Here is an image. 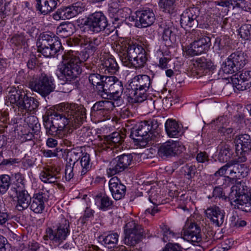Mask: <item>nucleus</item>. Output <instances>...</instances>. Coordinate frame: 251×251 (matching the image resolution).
<instances>
[{"label":"nucleus","instance_id":"f257e3e1","mask_svg":"<svg viewBox=\"0 0 251 251\" xmlns=\"http://www.w3.org/2000/svg\"><path fill=\"white\" fill-rule=\"evenodd\" d=\"M86 110L75 103H61L54 106L50 114V120L65 135L71 126L79 127L86 118Z\"/></svg>","mask_w":251,"mask_h":251},{"label":"nucleus","instance_id":"f03ea898","mask_svg":"<svg viewBox=\"0 0 251 251\" xmlns=\"http://www.w3.org/2000/svg\"><path fill=\"white\" fill-rule=\"evenodd\" d=\"M82 65V61L76 52L70 50L62 55V64L58 69L62 77L71 81L81 73Z\"/></svg>","mask_w":251,"mask_h":251},{"label":"nucleus","instance_id":"7ed1b4c3","mask_svg":"<svg viewBox=\"0 0 251 251\" xmlns=\"http://www.w3.org/2000/svg\"><path fill=\"white\" fill-rule=\"evenodd\" d=\"M70 223L68 220L62 218L53 228L48 227L46 230L44 240H50L55 246H59L70 234Z\"/></svg>","mask_w":251,"mask_h":251},{"label":"nucleus","instance_id":"20e7f679","mask_svg":"<svg viewBox=\"0 0 251 251\" xmlns=\"http://www.w3.org/2000/svg\"><path fill=\"white\" fill-rule=\"evenodd\" d=\"M37 45L38 51L46 57L54 56L61 47L57 37L45 33L41 35Z\"/></svg>","mask_w":251,"mask_h":251},{"label":"nucleus","instance_id":"39448f33","mask_svg":"<svg viewBox=\"0 0 251 251\" xmlns=\"http://www.w3.org/2000/svg\"><path fill=\"white\" fill-rule=\"evenodd\" d=\"M104 88L100 95L103 98L109 97L110 100L117 101V104L122 102V95L124 88L123 84L116 77L110 76L106 78Z\"/></svg>","mask_w":251,"mask_h":251},{"label":"nucleus","instance_id":"423d86ee","mask_svg":"<svg viewBox=\"0 0 251 251\" xmlns=\"http://www.w3.org/2000/svg\"><path fill=\"white\" fill-rule=\"evenodd\" d=\"M151 121H144L141 122L136 126L129 128L131 130L130 137L138 142H144L149 143L154 140L155 133L152 130Z\"/></svg>","mask_w":251,"mask_h":251},{"label":"nucleus","instance_id":"0eeeda50","mask_svg":"<svg viewBox=\"0 0 251 251\" xmlns=\"http://www.w3.org/2000/svg\"><path fill=\"white\" fill-rule=\"evenodd\" d=\"M127 56L125 58V66H132L135 68L143 67L147 61V54L145 50L138 44H132L130 48Z\"/></svg>","mask_w":251,"mask_h":251},{"label":"nucleus","instance_id":"6e6552de","mask_svg":"<svg viewBox=\"0 0 251 251\" xmlns=\"http://www.w3.org/2000/svg\"><path fill=\"white\" fill-rule=\"evenodd\" d=\"M124 243L128 246H135L145 236V231L142 226L134 221L128 222L125 226Z\"/></svg>","mask_w":251,"mask_h":251},{"label":"nucleus","instance_id":"1a4fd4ad","mask_svg":"<svg viewBox=\"0 0 251 251\" xmlns=\"http://www.w3.org/2000/svg\"><path fill=\"white\" fill-rule=\"evenodd\" d=\"M29 87L42 96L46 97L53 91L55 85L52 76L42 74L38 78L30 81Z\"/></svg>","mask_w":251,"mask_h":251},{"label":"nucleus","instance_id":"9d476101","mask_svg":"<svg viewBox=\"0 0 251 251\" xmlns=\"http://www.w3.org/2000/svg\"><path fill=\"white\" fill-rule=\"evenodd\" d=\"M228 197L235 202V208L247 212L251 211V192L248 189H230Z\"/></svg>","mask_w":251,"mask_h":251},{"label":"nucleus","instance_id":"9b49d317","mask_svg":"<svg viewBox=\"0 0 251 251\" xmlns=\"http://www.w3.org/2000/svg\"><path fill=\"white\" fill-rule=\"evenodd\" d=\"M247 56L241 51L231 53L223 64L222 69L226 74H232L243 68L248 62Z\"/></svg>","mask_w":251,"mask_h":251},{"label":"nucleus","instance_id":"f8f14e48","mask_svg":"<svg viewBox=\"0 0 251 251\" xmlns=\"http://www.w3.org/2000/svg\"><path fill=\"white\" fill-rule=\"evenodd\" d=\"M133 156L131 154H123L113 159L106 169L107 175L112 176L127 169L132 163Z\"/></svg>","mask_w":251,"mask_h":251},{"label":"nucleus","instance_id":"ddd939ff","mask_svg":"<svg viewBox=\"0 0 251 251\" xmlns=\"http://www.w3.org/2000/svg\"><path fill=\"white\" fill-rule=\"evenodd\" d=\"M184 239L190 242L198 243L201 240V228L192 218H188L181 231Z\"/></svg>","mask_w":251,"mask_h":251},{"label":"nucleus","instance_id":"4468645a","mask_svg":"<svg viewBox=\"0 0 251 251\" xmlns=\"http://www.w3.org/2000/svg\"><path fill=\"white\" fill-rule=\"evenodd\" d=\"M237 162H244L247 160L246 153L251 150V138L249 134H242L235 139Z\"/></svg>","mask_w":251,"mask_h":251},{"label":"nucleus","instance_id":"2eb2a0df","mask_svg":"<svg viewBox=\"0 0 251 251\" xmlns=\"http://www.w3.org/2000/svg\"><path fill=\"white\" fill-rule=\"evenodd\" d=\"M30 97L23 90H17L15 88L10 89L6 97L5 104L7 106L14 105L23 110L26 100L28 101Z\"/></svg>","mask_w":251,"mask_h":251},{"label":"nucleus","instance_id":"dca6fc26","mask_svg":"<svg viewBox=\"0 0 251 251\" xmlns=\"http://www.w3.org/2000/svg\"><path fill=\"white\" fill-rule=\"evenodd\" d=\"M84 25L87 26L91 31L98 33L104 30L108 23L106 17L101 12H96L87 18Z\"/></svg>","mask_w":251,"mask_h":251},{"label":"nucleus","instance_id":"f3484780","mask_svg":"<svg viewBox=\"0 0 251 251\" xmlns=\"http://www.w3.org/2000/svg\"><path fill=\"white\" fill-rule=\"evenodd\" d=\"M184 147L179 142L175 141H168L160 146L158 153L162 158L174 156L181 153Z\"/></svg>","mask_w":251,"mask_h":251},{"label":"nucleus","instance_id":"a211bd4d","mask_svg":"<svg viewBox=\"0 0 251 251\" xmlns=\"http://www.w3.org/2000/svg\"><path fill=\"white\" fill-rule=\"evenodd\" d=\"M125 134L119 132H113L106 137V140L102 145V150L107 151H111L112 153L117 152L123 147L121 145L124 142Z\"/></svg>","mask_w":251,"mask_h":251},{"label":"nucleus","instance_id":"6ab92c4d","mask_svg":"<svg viewBox=\"0 0 251 251\" xmlns=\"http://www.w3.org/2000/svg\"><path fill=\"white\" fill-rule=\"evenodd\" d=\"M200 14V10L197 7H191L187 8L181 15L180 24L185 28H195L198 26V18Z\"/></svg>","mask_w":251,"mask_h":251},{"label":"nucleus","instance_id":"aec40b11","mask_svg":"<svg viewBox=\"0 0 251 251\" xmlns=\"http://www.w3.org/2000/svg\"><path fill=\"white\" fill-rule=\"evenodd\" d=\"M50 197L49 190L41 189L35 193L31 200L30 208L36 213H42L45 209V202Z\"/></svg>","mask_w":251,"mask_h":251},{"label":"nucleus","instance_id":"412c9836","mask_svg":"<svg viewBox=\"0 0 251 251\" xmlns=\"http://www.w3.org/2000/svg\"><path fill=\"white\" fill-rule=\"evenodd\" d=\"M233 162H228L226 165L221 167L214 174V176L217 177L218 176H223L226 174L227 171L229 172V175L231 176L234 178L240 177H244L246 176V173H244L242 170L244 169V165L237 164L233 165Z\"/></svg>","mask_w":251,"mask_h":251},{"label":"nucleus","instance_id":"4be33fe9","mask_svg":"<svg viewBox=\"0 0 251 251\" xmlns=\"http://www.w3.org/2000/svg\"><path fill=\"white\" fill-rule=\"evenodd\" d=\"M115 107L114 102L112 101L104 100L97 101L92 107L91 114L94 117L102 120V118L107 117Z\"/></svg>","mask_w":251,"mask_h":251},{"label":"nucleus","instance_id":"5701e85b","mask_svg":"<svg viewBox=\"0 0 251 251\" xmlns=\"http://www.w3.org/2000/svg\"><path fill=\"white\" fill-rule=\"evenodd\" d=\"M207 218L216 226H221L225 221V213L224 210L214 205L208 207L205 210Z\"/></svg>","mask_w":251,"mask_h":251},{"label":"nucleus","instance_id":"b1692460","mask_svg":"<svg viewBox=\"0 0 251 251\" xmlns=\"http://www.w3.org/2000/svg\"><path fill=\"white\" fill-rule=\"evenodd\" d=\"M210 40L209 37L204 36L195 41L188 49V53L191 56H194L208 50L210 46Z\"/></svg>","mask_w":251,"mask_h":251},{"label":"nucleus","instance_id":"393cba45","mask_svg":"<svg viewBox=\"0 0 251 251\" xmlns=\"http://www.w3.org/2000/svg\"><path fill=\"white\" fill-rule=\"evenodd\" d=\"M136 14L137 21L140 22L141 26L143 27L151 25L155 20L153 10L150 8L137 11Z\"/></svg>","mask_w":251,"mask_h":251},{"label":"nucleus","instance_id":"a878e982","mask_svg":"<svg viewBox=\"0 0 251 251\" xmlns=\"http://www.w3.org/2000/svg\"><path fill=\"white\" fill-rule=\"evenodd\" d=\"M60 171V169L55 166H48L41 173L40 178L45 183H55Z\"/></svg>","mask_w":251,"mask_h":251},{"label":"nucleus","instance_id":"bb28decb","mask_svg":"<svg viewBox=\"0 0 251 251\" xmlns=\"http://www.w3.org/2000/svg\"><path fill=\"white\" fill-rule=\"evenodd\" d=\"M99 70L100 73L112 75L115 74L118 71L119 66L115 59L108 57L101 61Z\"/></svg>","mask_w":251,"mask_h":251},{"label":"nucleus","instance_id":"cd10ccee","mask_svg":"<svg viewBox=\"0 0 251 251\" xmlns=\"http://www.w3.org/2000/svg\"><path fill=\"white\" fill-rule=\"evenodd\" d=\"M132 44L127 43L126 41L120 40L115 42L112 45V48L118 54L123 64L125 63V58L126 55L128 56L129 49Z\"/></svg>","mask_w":251,"mask_h":251},{"label":"nucleus","instance_id":"c85d7f7f","mask_svg":"<svg viewBox=\"0 0 251 251\" xmlns=\"http://www.w3.org/2000/svg\"><path fill=\"white\" fill-rule=\"evenodd\" d=\"M151 84V80L149 76L145 75L135 76L129 85V89H149Z\"/></svg>","mask_w":251,"mask_h":251},{"label":"nucleus","instance_id":"c756f323","mask_svg":"<svg viewBox=\"0 0 251 251\" xmlns=\"http://www.w3.org/2000/svg\"><path fill=\"white\" fill-rule=\"evenodd\" d=\"M81 45L85 46L90 53H93L99 48L101 44V38L100 37H88L86 36H81L79 39V43Z\"/></svg>","mask_w":251,"mask_h":251},{"label":"nucleus","instance_id":"7c9ffc66","mask_svg":"<svg viewBox=\"0 0 251 251\" xmlns=\"http://www.w3.org/2000/svg\"><path fill=\"white\" fill-rule=\"evenodd\" d=\"M16 190L17 198V204L16 207L19 211L26 209L29 205V201L31 200L27 191L25 189Z\"/></svg>","mask_w":251,"mask_h":251},{"label":"nucleus","instance_id":"2f4dec72","mask_svg":"<svg viewBox=\"0 0 251 251\" xmlns=\"http://www.w3.org/2000/svg\"><path fill=\"white\" fill-rule=\"evenodd\" d=\"M193 64L198 68V74L201 75L206 74L208 71L213 70L215 69L213 62L204 57L197 59Z\"/></svg>","mask_w":251,"mask_h":251},{"label":"nucleus","instance_id":"473e14b6","mask_svg":"<svg viewBox=\"0 0 251 251\" xmlns=\"http://www.w3.org/2000/svg\"><path fill=\"white\" fill-rule=\"evenodd\" d=\"M165 126L167 134L170 137L177 138L182 134L181 127L174 120H167L165 123Z\"/></svg>","mask_w":251,"mask_h":251},{"label":"nucleus","instance_id":"72a5a7b5","mask_svg":"<svg viewBox=\"0 0 251 251\" xmlns=\"http://www.w3.org/2000/svg\"><path fill=\"white\" fill-rule=\"evenodd\" d=\"M37 10L41 13L46 15L52 11L56 7L55 0H36Z\"/></svg>","mask_w":251,"mask_h":251},{"label":"nucleus","instance_id":"f704fd0d","mask_svg":"<svg viewBox=\"0 0 251 251\" xmlns=\"http://www.w3.org/2000/svg\"><path fill=\"white\" fill-rule=\"evenodd\" d=\"M108 76L101 75L99 74H91L89 76V81L93 86V88L98 91V94L102 92L106 78Z\"/></svg>","mask_w":251,"mask_h":251},{"label":"nucleus","instance_id":"c9c22d12","mask_svg":"<svg viewBox=\"0 0 251 251\" xmlns=\"http://www.w3.org/2000/svg\"><path fill=\"white\" fill-rule=\"evenodd\" d=\"M95 201L99 209L103 211L111 209L113 207V201L107 196L101 194L95 196Z\"/></svg>","mask_w":251,"mask_h":251},{"label":"nucleus","instance_id":"e433bc0d","mask_svg":"<svg viewBox=\"0 0 251 251\" xmlns=\"http://www.w3.org/2000/svg\"><path fill=\"white\" fill-rule=\"evenodd\" d=\"M80 166L75 167V173L80 174L81 176L85 175L91 169L90 164V155L86 153H82L80 158Z\"/></svg>","mask_w":251,"mask_h":251},{"label":"nucleus","instance_id":"4c0bfd02","mask_svg":"<svg viewBox=\"0 0 251 251\" xmlns=\"http://www.w3.org/2000/svg\"><path fill=\"white\" fill-rule=\"evenodd\" d=\"M85 9V5L81 2H77L72 5L65 7L66 19H70L81 13Z\"/></svg>","mask_w":251,"mask_h":251},{"label":"nucleus","instance_id":"58836bf2","mask_svg":"<svg viewBox=\"0 0 251 251\" xmlns=\"http://www.w3.org/2000/svg\"><path fill=\"white\" fill-rule=\"evenodd\" d=\"M44 125L46 128V134L48 136H54L59 139L63 138L64 136V133H63L61 130H59L56 126L50 119L44 121Z\"/></svg>","mask_w":251,"mask_h":251},{"label":"nucleus","instance_id":"ea45409f","mask_svg":"<svg viewBox=\"0 0 251 251\" xmlns=\"http://www.w3.org/2000/svg\"><path fill=\"white\" fill-rule=\"evenodd\" d=\"M75 29V25L71 23H65L60 24L56 29V34L62 38L68 37L72 35Z\"/></svg>","mask_w":251,"mask_h":251},{"label":"nucleus","instance_id":"a19ab883","mask_svg":"<svg viewBox=\"0 0 251 251\" xmlns=\"http://www.w3.org/2000/svg\"><path fill=\"white\" fill-rule=\"evenodd\" d=\"M119 235L117 233H110L107 235H101L99 237L100 241L109 248L116 247Z\"/></svg>","mask_w":251,"mask_h":251},{"label":"nucleus","instance_id":"79ce46f5","mask_svg":"<svg viewBox=\"0 0 251 251\" xmlns=\"http://www.w3.org/2000/svg\"><path fill=\"white\" fill-rule=\"evenodd\" d=\"M232 154V152L229 145L225 143H222L220 145V152L218 155V159L220 161L222 162L229 161Z\"/></svg>","mask_w":251,"mask_h":251},{"label":"nucleus","instance_id":"37998d69","mask_svg":"<svg viewBox=\"0 0 251 251\" xmlns=\"http://www.w3.org/2000/svg\"><path fill=\"white\" fill-rule=\"evenodd\" d=\"M130 97L134 102H142L147 98V91L148 89H129Z\"/></svg>","mask_w":251,"mask_h":251},{"label":"nucleus","instance_id":"c03bdc74","mask_svg":"<svg viewBox=\"0 0 251 251\" xmlns=\"http://www.w3.org/2000/svg\"><path fill=\"white\" fill-rule=\"evenodd\" d=\"M175 2L176 0H160L158 5L164 12L172 14L176 12Z\"/></svg>","mask_w":251,"mask_h":251},{"label":"nucleus","instance_id":"a18cd8bd","mask_svg":"<svg viewBox=\"0 0 251 251\" xmlns=\"http://www.w3.org/2000/svg\"><path fill=\"white\" fill-rule=\"evenodd\" d=\"M82 152L80 149L75 148L69 151L67 154V163L75 165L78 160L80 159Z\"/></svg>","mask_w":251,"mask_h":251},{"label":"nucleus","instance_id":"49530a36","mask_svg":"<svg viewBox=\"0 0 251 251\" xmlns=\"http://www.w3.org/2000/svg\"><path fill=\"white\" fill-rule=\"evenodd\" d=\"M160 228L163 234L162 239L164 242H168V243H171V242H173L178 237V234L171 231L167 226L162 225L160 226Z\"/></svg>","mask_w":251,"mask_h":251},{"label":"nucleus","instance_id":"de8ad7c7","mask_svg":"<svg viewBox=\"0 0 251 251\" xmlns=\"http://www.w3.org/2000/svg\"><path fill=\"white\" fill-rule=\"evenodd\" d=\"M25 122L27 123L28 127L34 132V133H37L39 131L40 124L38 121V119L36 116H29L25 119Z\"/></svg>","mask_w":251,"mask_h":251},{"label":"nucleus","instance_id":"09e8293b","mask_svg":"<svg viewBox=\"0 0 251 251\" xmlns=\"http://www.w3.org/2000/svg\"><path fill=\"white\" fill-rule=\"evenodd\" d=\"M233 8H238L245 11L251 9V4L245 0H233Z\"/></svg>","mask_w":251,"mask_h":251},{"label":"nucleus","instance_id":"8fccbe9b","mask_svg":"<svg viewBox=\"0 0 251 251\" xmlns=\"http://www.w3.org/2000/svg\"><path fill=\"white\" fill-rule=\"evenodd\" d=\"M232 81L236 89L240 91L245 90L251 87L246 83V82L236 75L232 79Z\"/></svg>","mask_w":251,"mask_h":251},{"label":"nucleus","instance_id":"3c124183","mask_svg":"<svg viewBox=\"0 0 251 251\" xmlns=\"http://www.w3.org/2000/svg\"><path fill=\"white\" fill-rule=\"evenodd\" d=\"M239 34L241 37L244 39H251V25L245 24L241 26L240 28Z\"/></svg>","mask_w":251,"mask_h":251},{"label":"nucleus","instance_id":"603ef678","mask_svg":"<svg viewBox=\"0 0 251 251\" xmlns=\"http://www.w3.org/2000/svg\"><path fill=\"white\" fill-rule=\"evenodd\" d=\"M196 171V168L194 165L186 164L182 168V172L189 180L195 176Z\"/></svg>","mask_w":251,"mask_h":251},{"label":"nucleus","instance_id":"864d4df0","mask_svg":"<svg viewBox=\"0 0 251 251\" xmlns=\"http://www.w3.org/2000/svg\"><path fill=\"white\" fill-rule=\"evenodd\" d=\"M26 104L24 105V108L26 111L31 112L38 107V102L33 98L30 97L28 101L26 100Z\"/></svg>","mask_w":251,"mask_h":251},{"label":"nucleus","instance_id":"5fc2aeb1","mask_svg":"<svg viewBox=\"0 0 251 251\" xmlns=\"http://www.w3.org/2000/svg\"><path fill=\"white\" fill-rule=\"evenodd\" d=\"M15 179V181H14L12 188H23L25 187V180L21 174H16Z\"/></svg>","mask_w":251,"mask_h":251},{"label":"nucleus","instance_id":"6e6d98bb","mask_svg":"<svg viewBox=\"0 0 251 251\" xmlns=\"http://www.w3.org/2000/svg\"><path fill=\"white\" fill-rule=\"evenodd\" d=\"M75 165L66 163L65 170V176L67 180H70L74 176V171L75 172Z\"/></svg>","mask_w":251,"mask_h":251},{"label":"nucleus","instance_id":"4d7b16f0","mask_svg":"<svg viewBox=\"0 0 251 251\" xmlns=\"http://www.w3.org/2000/svg\"><path fill=\"white\" fill-rule=\"evenodd\" d=\"M94 210L90 209L89 207H86L84 215L79 218V221L83 224L85 223L90 218L94 217Z\"/></svg>","mask_w":251,"mask_h":251},{"label":"nucleus","instance_id":"13d9d810","mask_svg":"<svg viewBox=\"0 0 251 251\" xmlns=\"http://www.w3.org/2000/svg\"><path fill=\"white\" fill-rule=\"evenodd\" d=\"M246 82V83L251 86V71H243L240 75H236Z\"/></svg>","mask_w":251,"mask_h":251},{"label":"nucleus","instance_id":"bf43d9fd","mask_svg":"<svg viewBox=\"0 0 251 251\" xmlns=\"http://www.w3.org/2000/svg\"><path fill=\"white\" fill-rule=\"evenodd\" d=\"M10 184V177L8 175H2L0 176V188H8Z\"/></svg>","mask_w":251,"mask_h":251},{"label":"nucleus","instance_id":"052dcab7","mask_svg":"<svg viewBox=\"0 0 251 251\" xmlns=\"http://www.w3.org/2000/svg\"><path fill=\"white\" fill-rule=\"evenodd\" d=\"M115 200H119L123 198L126 194V189H110Z\"/></svg>","mask_w":251,"mask_h":251},{"label":"nucleus","instance_id":"680f3d73","mask_svg":"<svg viewBox=\"0 0 251 251\" xmlns=\"http://www.w3.org/2000/svg\"><path fill=\"white\" fill-rule=\"evenodd\" d=\"M162 38L164 41L173 42L175 40V35L173 32V29L162 31Z\"/></svg>","mask_w":251,"mask_h":251},{"label":"nucleus","instance_id":"e2e57ef3","mask_svg":"<svg viewBox=\"0 0 251 251\" xmlns=\"http://www.w3.org/2000/svg\"><path fill=\"white\" fill-rule=\"evenodd\" d=\"M12 41L16 46H21L25 43V38L22 34H18L13 37Z\"/></svg>","mask_w":251,"mask_h":251},{"label":"nucleus","instance_id":"0e129e2a","mask_svg":"<svg viewBox=\"0 0 251 251\" xmlns=\"http://www.w3.org/2000/svg\"><path fill=\"white\" fill-rule=\"evenodd\" d=\"M64 17H66L65 7H62L57 9L53 15V18L55 20L66 19Z\"/></svg>","mask_w":251,"mask_h":251},{"label":"nucleus","instance_id":"69168bd1","mask_svg":"<svg viewBox=\"0 0 251 251\" xmlns=\"http://www.w3.org/2000/svg\"><path fill=\"white\" fill-rule=\"evenodd\" d=\"M10 245L7 239L0 235V251H10Z\"/></svg>","mask_w":251,"mask_h":251},{"label":"nucleus","instance_id":"338daca9","mask_svg":"<svg viewBox=\"0 0 251 251\" xmlns=\"http://www.w3.org/2000/svg\"><path fill=\"white\" fill-rule=\"evenodd\" d=\"M162 251H182V248L178 244L168 243Z\"/></svg>","mask_w":251,"mask_h":251},{"label":"nucleus","instance_id":"774afa93","mask_svg":"<svg viewBox=\"0 0 251 251\" xmlns=\"http://www.w3.org/2000/svg\"><path fill=\"white\" fill-rule=\"evenodd\" d=\"M159 26L161 31L174 29L172 23L169 21H167L164 20L160 22Z\"/></svg>","mask_w":251,"mask_h":251}]
</instances>
